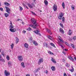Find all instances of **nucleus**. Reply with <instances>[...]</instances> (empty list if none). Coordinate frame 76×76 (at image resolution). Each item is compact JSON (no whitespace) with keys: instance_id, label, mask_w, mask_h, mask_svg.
I'll use <instances>...</instances> for the list:
<instances>
[{"instance_id":"1","label":"nucleus","mask_w":76,"mask_h":76,"mask_svg":"<svg viewBox=\"0 0 76 76\" xmlns=\"http://www.w3.org/2000/svg\"><path fill=\"white\" fill-rule=\"evenodd\" d=\"M27 5L31 9H32L34 6H35V3L34 2L32 3L31 5L30 4H28Z\"/></svg>"},{"instance_id":"2","label":"nucleus","mask_w":76,"mask_h":76,"mask_svg":"<svg viewBox=\"0 0 76 76\" xmlns=\"http://www.w3.org/2000/svg\"><path fill=\"white\" fill-rule=\"evenodd\" d=\"M4 73L6 76H10V72H7V71L6 70H5Z\"/></svg>"},{"instance_id":"3","label":"nucleus","mask_w":76,"mask_h":76,"mask_svg":"<svg viewBox=\"0 0 76 76\" xmlns=\"http://www.w3.org/2000/svg\"><path fill=\"white\" fill-rule=\"evenodd\" d=\"M5 8L6 9V11L7 12V13H10V12H9L11 11L10 9L7 7H5Z\"/></svg>"},{"instance_id":"4","label":"nucleus","mask_w":76,"mask_h":76,"mask_svg":"<svg viewBox=\"0 0 76 76\" xmlns=\"http://www.w3.org/2000/svg\"><path fill=\"white\" fill-rule=\"evenodd\" d=\"M53 9L54 12H56L57 9V6L56 4H55L53 6Z\"/></svg>"},{"instance_id":"5","label":"nucleus","mask_w":76,"mask_h":76,"mask_svg":"<svg viewBox=\"0 0 76 76\" xmlns=\"http://www.w3.org/2000/svg\"><path fill=\"white\" fill-rule=\"evenodd\" d=\"M31 22L32 23H33L34 25H35V24H36V23L37 22V21L36 20L32 18L31 19Z\"/></svg>"},{"instance_id":"6","label":"nucleus","mask_w":76,"mask_h":76,"mask_svg":"<svg viewBox=\"0 0 76 76\" xmlns=\"http://www.w3.org/2000/svg\"><path fill=\"white\" fill-rule=\"evenodd\" d=\"M39 31L38 30H37V31L35 30L34 31V32L36 34H37V35H39V36H41V34L39 33Z\"/></svg>"},{"instance_id":"7","label":"nucleus","mask_w":76,"mask_h":76,"mask_svg":"<svg viewBox=\"0 0 76 76\" xmlns=\"http://www.w3.org/2000/svg\"><path fill=\"white\" fill-rule=\"evenodd\" d=\"M18 58L19 60L20 61H23V58H22V56H18Z\"/></svg>"},{"instance_id":"8","label":"nucleus","mask_w":76,"mask_h":76,"mask_svg":"<svg viewBox=\"0 0 76 76\" xmlns=\"http://www.w3.org/2000/svg\"><path fill=\"white\" fill-rule=\"evenodd\" d=\"M59 31L61 33H62V34H64V30H63V29L61 28H60L59 29Z\"/></svg>"},{"instance_id":"9","label":"nucleus","mask_w":76,"mask_h":76,"mask_svg":"<svg viewBox=\"0 0 76 76\" xmlns=\"http://www.w3.org/2000/svg\"><path fill=\"white\" fill-rule=\"evenodd\" d=\"M10 30L12 32H14L16 31V28L10 29Z\"/></svg>"},{"instance_id":"10","label":"nucleus","mask_w":76,"mask_h":76,"mask_svg":"<svg viewBox=\"0 0 76 76\" xmlns=\"http://www.w3.org/2000/svg\"><path fill=\"white\" fill-rule=\"evenodd\" d=\"M43 61H42V59H39L38 61V64L39 65H40V64H41V63H42Z\"/></svg>"},{"instance_id":"11","label":"nucleus","mask_w":76,"mask_h":76,"mask_svg":"<svg viewBox=\"0 0 76 76\" xmlns=\"http://www.w3.org/2000/svg\"><path fill=\"white\" fill-rule=\"evenodd\" d=\"M72 34V31L69 30V31L68 32V34L69 35H71Z\"/></svg>"},{"instance_id":"12","label":"nucleus","mask_w":76,"mask_h":76,"mask_svg":"<svg viewBox=\"0 0 76 76\" xmlns=\"http://www.w3.org/2000/svg\"><path fill=\"white\" fill-rule=\"evenodd\" d=\"M51 61L53 62V63H54L55 64H56V60H55V59H54V58H52Z\"/></svg>"},{"instance_id":"13","label":"nucleus","mask_w":76,"mask_h":76,"mask_svg":"<svg viewBox=\"0 0 76 76\" xmlns=\"http://www.w3.org/2000/svg\"><path fill=\"white\" fill-rule=\"evenodd\" d=\"M33 44H34L35 45H36V46H37V45H38V43L35 42V41H33Z\"/></svg>"},{"instance_id":"14","label":"nucleus","mask_w":76,"mask_h":76,"mask_svg":"<svg viewBox=\"0 0 76 76\" xmlns=\"http://www.w3.org/2000/svg\"><path fill=\"white\" fill-rule=\"evenodd\" d=\"M24 47L25 48H28V44L27 43H25V44H24Z\"/></svg>"},{"instance_id":"15","label":"nucleus","mask_w":76,"mask_h":76,"mask_svg":"<svg viewBox=\"0 0 76 76\" xmlns=\"http://www.w3.org/2000/svg\"><path fill=\"white\" fill-rule=\"evenodd\" d=\"M47 31L48 33H49V34H50V35H51V34H52V33H51V31H50V30L49 29H47Z\"/></svg>"},{"instance_id":"16","label":"nucleus","mask_w":76,"mask_h":76,"mask_svg":"<svg viewBox=\"0 0 76 76\" xmlns=\"http://www.w3.org/2000/svg\"><path fill=\"white\" fill-rule=\"evenodd\" d=\"M8 64L9 67H10L12 66V62L9 61L8 63Z\"/></svg>"},{"instance_id":"17","label":"nucleus","mask_w":76,"mask_h":76,"mask_svg":"<svg viewBox=\"0 0 76 76\" xmlns=\"http://www.w3.org/2000/svg\"><path fill=\"white\" fill-rule=\"evenodd\" d=\"M51 69L53 71H54V70H56V68H55V67L53 66H52Z\"/></svg>"},{"instance_id":"18","label":"nucleus","mask_w":76,"mask_h":76,"mask_svg":"<svg viewBox=\"0 0 76 76\" xmlns=\"http://www.w3.org/2000/svg\"><path fill=\"white\" fill-rule=\"evenodd\" d=\"M30 26L31 27V28H34V29L36 28V27L34 26V25H30Z\"/></svg>"},{"instance_id":"19","label":"nucleus","mask_w":76,"mask_h":76,"mask_svg":"<svg viewBox=\"0 0 76 76\" xmlns=\"http://www.w3.org/2000/svg\"><path fill=\"white\" fill-rule=\"evenodd\" d=\"M4 15L5 17H6V18H7V17H8V16H9L8 14H7V13H5Z\"/></svg>"},{"instance_id":"20","label":"nucleus","mask_w":76,"mask_h":76,"mask_svg":"<svg viewBox=\"0 0 76 76\" xmlns=\"http://www.w3.org/2000/svg\"><path fill=\"white\" fill-rule=\"evenodd\" d=\"M16 44H18V42H19V39L17 37H16Z\"/></svg>"},{"instance_id":"21","label":"nucleus","mask_w":76,"mask_h":76,"mask_svg":"<svg viewBox=\"0 0 76 76\" xmlns=\"http://www.w3.org/2000/svg\"><path fill=\"white\" fill-rule=\"evenodd\" d=\"M44 3L45 5H47L48 4V1L46 0L45 1Z\"/></svg>"},{"instance_id":"22","label":"nucleus","mask_w":76,"mask_h":76,"mask_svg":"<svg viewBox=\"0 0 76 76\" xmlns=\"http://www.w3.org/2000/svg\"><path fill=\"white\" fill-rule=\"evenodd\" d=\"M59 16H61L63 17V16H64V14L63 13L61 12V13H60L59 15Z\"/></svg>"},{"instance_id":"23","label":"nucleus","mask_w":76,"mask_h":76,"mask_svg":"<svg viewBox=\"0 0 76 76\" xmlns=\"http://www.w3.org/2000/svg\"><path fill=\"white\" fill-rule=\"evenodd\" d=\"M69 59L71 60L72 61H74V59L72 57H70L69 58Z\"/></svg>"},{"instance_id":"24","label":"nucleus","mask_w":76,"mask_h":76,"mask_svg":"<svg viewBox=\"0 0 76 76\" xmlns=\"http://www.w3.org/2000/svg\"><path fill=\"white\" fill-rule=\"evenodd\" d=\"M21 65L23 67H25V66H24V63L23 62H22L21 63Z\"/></svg>"},{"instance_id":"25","label":"nucleus","mask_w":76,"mask_h":76,"mask_svg":"<svg viewBox=\"0 0 76 76\" xmlns=\"http://www.w3.org/2000/svg\"><path fill=\"white\" fill-rule=\"evenodd\" d=\"M71 8L72 10H75V6L73 5H72L71 6Z\"/></svg>"},{"instance_id":"26","label":"nucleus","mask_w":76,"mask_h":76,"mask_svg":"<svg viewBox=\"0 0 76 76\" xmlns=\"http://www.w3.org/2000/svg\"><path fill=\"white\" fill-rule=\"evenodd\" d=\"M7 59L8 60H10V57H9V56L7 55Z\"/></svg>"},{"instance_id":"27","label":"nucleus","mask_w":76,"mask_h":76,"mask_svg":"<svg viewBox=\"0 0 76 76\" xmlns=\"http://www.w3.org/2000/svg\"><path fill=\"white\" fill-rule=\"evenodd\" d=\"M1 55L3 56H5V54L4 53V52H3V51H2L1 52Z\"/></svg>"},{"instance_id":"28","label":"nucleus","mask_w":76,"mask_h":76,"mask_svg":"<svg viewBox=\"0 0 76 76\" xmlns=\"http://www.w3.org/2000/svg\"><path fill=\"white\" fill-rule=\"evenodd\" d=\"M62 6L63 7V9L65 8V6H64V3L63 2L62 4Z\"/></svg>"},{"instance_id":"29","label":"nucleus","mask_w":76,"mask_h":76,"mask_svg":"<svg viewBox=\"0 0 76 76\" xmlns=\"http://www.w3.org/2000/svg\"><path fill=\"white\" fill-rule=\"evenodd\" d=\"M4 4L6 6H9V5H10V4H9L6 2H5Z\"/></svg>"},{"instance_id":"30","label":"nucleus","mask_w":76,"mask_h":76,"mask_svg":"<svg viewBox=\"0 0 76 76\" xmlns=\"http://www.w3.org/2000/svg\"><path fill=\"white\" fill-rule=\"evenodd\" d=\"M40 69L41 68H37L36 71V72H39V70H40Z\"/></svg>"},{"instance_id":"31","label":"nucleus","mask_w":76,"mask_h":76,"mask_svg":"<svg viewBox=\"0 0 76 76\" xmlns=\"http://www.w3.org/2000/svg\"><path fill=\"white\" fill-rule=\"evenodd\" d=\"M27 30V31H31L32 29H31V28L29 27L28 28H27L26 29Z\"/></svg>"},{"instance_id":"32","label":"nucleus","mask_w":76,"mask_h":76,"mask_svg":"<svg viewBox=\"0 0 76 76\" xmlns=\"http://www.w3.org/2000/svg\"><path fill=\"white\" fill-rule=\"evenodd\" d=\"M44 46H46V47H48L47 46H48V44H47V43L45 42L44 43Z\"/></svg>"},{"instance_id":"33","label":"nucleus","mask_w":76,"mask_h":76,"mask_svg":"<svg viewBox=\"0 0 76 76\" xmlns=\"http://www.w3.org/2000/svg\"><path fill=\"white\" fill-rule=\"evenodd\" d=\"M10 28H11V29H12V28H14V26L10 25Z\"/></svg>"},{"instance_id":"34","label":"nucleus","mask_w":76,"mask_h":76,"mask_svg":"<svg viewBox=\"0 0 76 76\" xmlns=\"http://www.w3.org/2000/svg\"><path fill=\"white\" fill-rule=\"evenodd\" d=\"M11 47L12 49V48H13V47H14V44H13V43H12V45H11Z\"/></svg>"},{"instance_id":"35","label":"nucleus","mask_w":76,"mask_h":76,"mask_svg":"<svg viewBox=\"0 0 76 76\" xmlns=\"http://www.w3.org/2000/svg\"><path fill=\"white\" fill-rule=\"evenodd\" d=\"M50 45L52 46H53V47H55V45H54V44H53V43H50Z\"/></svg>"},{"instance_id":"36","label":"nucleus","mask_w":76,"mask_h":76,"mask_svg":"<svg viewBox=\"0 0 76 76\" xmlns=\"http://www.w3.org/2000/svg\"><path fill=\"white\" fill-rule=\"evenodd\" d=\"M48 53L50 54H51L52 55L54 54L51 51H49Z\"/></svg>"},{"instance_id":"37","label":"nucleus","mask_w":76,"mask_h":76,"mask_svg":"<svg viewBox=\"0 0 76 76\" xmlns=\"http://www.w3.org/2000/svg\"><path fill=\"white\" fill-rule=\"evenodd\" d=\"M66 66L67 67H69V66H70V65L68 63H66Z\"/></svg>"},{"instance_id":"38","label":"nucleus","mask_w":76,"mask_h":76,"mask_svg":"<svg viewBox=\"0 0 76 76\" xmlns=\"http://www.w3.org/2000/svg\"><path fill=\"white\" fill-rule=\"evenodd\" d=\"M71 46H72V48H73V49H74V48H75V46L74 45H73V44H71Z\"/></svg>"},{"instance_id":"39","label":"nucleus","mask_w":76,"mask_h":76,"mask_svg":"<svg viewBox=\"0 0 76 76\" xmlns=\"http://www.w3.org/2000/svg\"><path fill=\"white\" fill-rule=\"evenodd\" d=\"M62 22H64V20L65 19V18H64V17H63L62 18Z\"/></svg>"},{"instance_id":"40","label":"nucleus","mask_w":76,"mask_h":76,"mask_svg":"<svg viewBox=\"0 0 76 76\" xmlns=\"http://www.w3.org/2000/svg\"><path fill=\"white\" fill-rule=\"evenodd\" d=\"M1 60H0V61H2V62H5V60L4 59H2V58L1 59Z\"/></svg>"},{"instance_id":"41","label":"nucleus","mask_w":76,"mask_h":76,"mask_svg":"<svg viewBox=\"0 0 76 76\" xmlns=\"http://www.w3.org/2000/svg\"><path fill=\"white\" fill-rule=\"evenodd\" d=\"M62 17L61 16H59L58 17V19H61V18H62Z\"/></svg>"},{"instance_id":"42","label":"nucleus","mask_w":76,"mask_h":76,"mask_svg":"<svg viewBox=\"0 0 76 76\" xmlns=\"http://www.w3.org/2000/svg\"><path fill=\"white\" fill-rule=\"evenodd\" d=\"M73 39L74 40H76V36H74V37H73Z\"/></svg>"},{"instance_id":"43","label":"nucleus","mask_w":76,"mask_h":76,"mask_svg":"<svg viewBox=\"0 0 76 76\" xmlns=\"http://www.w3.org/2000/svg\"><path fill=\"white\" fill-rule=\"evenodd\" d=\"M60 26H61L62 28H63V27H64V26H63V24L61 23H60L59 24Z\"/></svg>"},{"instance_id":"44","label":"nucleus","mask_w":76,"mask_h":76,"mask_svg":"<svg viewBox=\"0 0 76 76\" xmlns=\"http://www.w3.org/2000/svg\"><path fill=\"white\" fill-rule=\"evenodd\" d=\"M48 38H49V39H51V38H52L50 36H48Z\"/></svg>"},{"instance_id":"45","label":"nucleus","mask_w":76,"mask_h":76,"mask_svg":"<svg viewBox=\"0 0 76 76\" xmlns=\"http://www.w3.org/2000/svg\"><path fill=\"white\" fill-rule=\"evenodd\" d=\"M19 8L20 9V10H23V8H22V7H20Z\"/></svg>"},{"instance_id":"46","label":"nucleus","mask_w":76,"mask_h":76,"mask_svg":"<svg viewBox=\"0 0 76 76\" xmlns=\"http://www.w3.org/2000/svg\"><path fill=\"white\" fill-rule=\"evenodd\" d=\"M0 10L3 12V9L2 8H0Z\"/></svg>"},{"instance_id":"47","label":"nucleus","mask_w":76,"mask_h":76,"mask_svg":"<svg viewBox=\"0 0 76 76\" xmlns=\"http://www.w3.org/2000/svg\"><path fill=\"white\" fill-rule=\"evenodd\" d=\"M69 70L71 72H73L74 71V69H69Z\"/></svg>"},{"instance_id":"48","label":"nucleus","mask_w":76,"mask_h":76,"mask_svg":"<svg viewBox=\"0 0 76 76\" xmlns=\"http://www.w3.org/2000/svg\"><path fill=\"white\" fill-rule=\"evenodd\" d=\"M31 13H32V14L33 15H35L36 14H35V13L33 12L32 11H31Z\"/></svg>"},{"instance_id":"49","label":"nucleus","mask_w":76,"mask_h":76,"mask_svg":"<svg viewBox=\"0 0 76 76\" xmlns=\"http://www.w3.org/2000/svg\"><path fill=\"white\" fill-rule=\"evenodd\" d=\"M38 24L37 23H36L35 25V26H38Z\"/></svg>"},{"instance_id":"50","label":"nucleus","mask_w":76,"mask_h":76,"mask_svg":"<svg viewBox=\"0 0 76 76\" xmlns=\"http://www.w3.org/2000/svg\"><path fill=\"white\" fill-rule=\"evenodd\" d=\"M62 53H63V54H64V55H66V52H64V51H63L62 52Z\"/></svg>"},{"instance_id":"51","label":"nucleus","mask_w":76,"mask_h":76,"mask_svg":"<svg viewBox=\"0 0 76 76\" xmlns=\"http://www.w3.org/2000/svg\"><path fill=\"white\" fill-rule=\"evenodd\" d=\"M23 34H25V33H26V31H25V30H23Z\"/></svg>"},{"instance_id":"52","label":"nucleus","mask_w":76,"mask_h":76,"mask_svg":"<svg viewBox=\"0 0 76 76\" xmlns=\"http://www.w3.org/2000/svg\"><path fill=\"white\" fill-rule=\"evenodd\" d=\"M2 58H1V55L0 54V60H1V59H2Z\"/></svg>"},{"instance_id":"53","label":"nucleus","mask_w":76,"mask_h":76,"mask_svg":"<svg viewBox=\"0 0 76 76\" xmlns=\"http://www.w3.org/2000/svg\"><path fill=\"white\" fill-rule=\"evenodd\" d=\"M65 43L66 44V45H69V44H68V43L67 42H65Z\"/></svg>"},{"instance_id":"54","label":"nucleus","mask_w":76,"mask_h":76,"mask_svg":"<svg viewBox=\"0 0 76 76\" xmlns=\"http://www.w3.org/2000/svg\"><path fill=\"white\" fill-rule=\"evenodd\" d=\"M29 39L30 41H32V37H31Z\"/></svg>"},{"instance_id":"55","label":"nucleus","mask_w":76,"mask_h":76,"mask_svg":"<svg viewBox=\"0 0 76 76\" xmlns=\"http://www.w3.org/2000/svg\"><path fill=\"white\" fill-rule=\"evenodd\" d=\"M23 6H24V7H26V5H25V4L24 3H23Z\"/></svg>"},{"instance_id":"56","label":"nucleus","mask_w":76,"mask_h":76,"mask_svg":"<svg viewBox=\"0 0 76 76\" xmlns=\"http://www.w3.org/2000/svg\"><path fill=\"white\" fill-rule=\"evenodd\" d=\"M64 76H67V75H66V73H64Z\"/></svg>"},{"instance_id":"57","label":"nucleus","mask_w":76,"mask_h":76,"mask_svg":"<svg viewBox=\"0 0 76 76\" xmlns=\"http://www.w3.org/2000/svg\"><path fill=\"white\" fill-rule=\"evenodd\" d=\"M45 73H48V71L47 70H46V71L45 72Z\"/></svg>"},{"instance_id":"58","label":"nucleus","mask_w":76,"mask_h":76,"mask_svg":"<svg viewBox=\"0 0 76 76\" xmlns=\"http://www.w3.org/2000/svg\"><path fill=\"white\" fill-rule=\"evenodd\" d=\"M20 20L22 21V20H21V19H18L17 20V21H19V20Z\"/></svg>"},{"instance_id":"59","label":"nucleus","mask_w":76,"mask_h":76,"mask_svg":"<svg viewBox=\"0 0 76 76\" xmlns=\"http://www.w3.org/2000/svg\"><path fill=\"white\" fill-rule=\"evenodd\" d=\"M26 8V9H29V8H28V7L27 6H26L25 7Z\"/></svg>"},{"instance_id":"60","label":"nucleus","mask_w":76,"mask_h":76,"mask_svg":"<svg viewBox=\"0 0 76 76\" xmlns=\"http://www.w3.org/2000/svg\"><path fill=\"white\" fill-rule=\"evenodd\" d=\"M60 46H61V47H62V48H64V47H63V45H60Z\"/></svg>"},{"instance_id":"61","label":"nucleus","mask_w":76,"mask_h":76,"mask_svg":"<svg viewBox=\"0 0 76 76\" xmlns=\"http://www.w3.org/2000/svg\"><path fill=\"white\" fill-rule=\"evenodd\" d=\"M10 24H11V25H13V24H12V21L10 22Z\"/></svg>"},{"instance_id":"62","label":"nucleus","mask_w":76,"mask_h":76,"mask_svg":"<svg viewBox=\"0 0 76 76\" xmlns=\"http://www.w3.org/2000/svg\"><path fill=\"white\" fill-rule=\"evenodd\" d=\"M60 42H61V41H63V39H60Z\"/></svg>"},{"instance_id":"63","label":"nucleus","mask_w":76,"mask_h":76,"mask_svg":"<svg viewBox=\"0 0 76 76\" xmlns=\"http://www.w3.org/2000/svg\"><path fill=\"white\" fill-rule=\"evenodd\" d=\"M61 42H62V43H64V41H63V40H62V41Z\"/></svg>"},{"instance_id":"64","label":"nucleus","mask_w":76,"mask_h":76,"mask_svg":"<svg viewBox=\"0 0 76 76\" xmlns=\"http://www.w3.org/2000/svg\"><path fill=\"white\" fill-rule=\"evenodd\" d=\"M30 76V75L29 74L26 75V76Z\"/></svg>"}]
</instances>
